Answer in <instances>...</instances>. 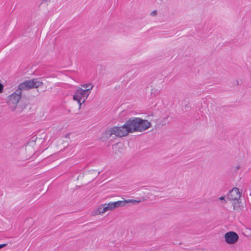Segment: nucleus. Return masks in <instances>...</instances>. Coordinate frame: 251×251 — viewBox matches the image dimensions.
Masks as SVG:
<instances>
[{"label":"nucleus","instance_id":"obj_18","mask_svg":"<svg viewBox=\"0 0 251 251\" xmlns=\"http://www.w3.org/2000/svg\"><path fill=\"white\" fill-rule=\"evenodd\" d=\"M6 246V244H0V249L2 248L3 247H4Z\"/></svg>","mask_w":251,"mask_h":251},{"label":"nucleus","instance_id":"obj_4","mask_svg":"<svg viewBox=\"0 0 251 251\" xmlns=\"http://www.w3.org/2000/svg\"><path fill=\"white\" fill-rule=\"evenodd\" d=\"M241 193L238 188L234 187L228 193L227 198L230 201L233 205L234 209H235V204L241 203Z\"/></svg>","mask_w":251,"mask_h":251},{"label":"nucleus","instance_id":"obj_15","mask_svg":"<svg viewBox=\"0 0 251 251\" xmlns=\"http://www.w3.org/2000/svg\"><path fill=\"white\" fill-rule=\"evenodd\" d=\"M151 15L152 16H155L157 15V11L154 10L152 11L151 13Z\"/></svg>","mask_w":251,"mask_h":251},{"label":"nucleus","instance_id":"obj_8","mask_svg":"<svg viewBox=\"0 0 251 251\" xmlns=\"http://www.w3.org/2000/svg\"><path fill=\"white\" fill-rule=\"evenodd\" d=\"M114 135L113 128H107L101 134V138L106 140Z\"/></svg>","mask_w":251,"mask_h":251},{"label":"nucleus","instance_id":"obj_19","mask_svg":"<svg viewBox=\"0 0 251 251\" xmlns=\"http://www.w3.org/2000/svg\"><path fill=\"white\" fill-rule=\"evenodd\" d=\"M157 90H155L154 89H152L151 90V95H152L154 92H157Z\"/></svg>","mask_w":251,"mask_h":251},{"label":"nucleus","instance_id":"obj_17","mask_svg":"<svg viewBox=\"0 0 251 251\" xmlns=\"http://www.w3.org/2000/svg\"><path fill=\"white\" fill-rule=\"evenodd\" d=\"M219 200H223V201H224V202H225V203L226 202V201L225 200V197H224V196H222V197H220V198H219Z\"/></svg>","mask_w":251,"mask_h":251},{"label":"nucleus","instance_id":"obj_5","mask_svg":"<svg viewBox=\"0 0 251 251\" xmlns=\"http://www.w3.org/2000/svg\"><path fill=\"white\" fill-rule=\"evenodd\" d=\"M89 95L90 94L88 93L86 91L83 90V89L82 88H77L73 96V99L74 100L77 101L79 104V109H80L82 104L85 102Z\"/></svg>","mask_w":251,"mask_h":251},{"label":"nucleus","instance_id":"obj_12","mask_svg":"<svg viewBox=\"0 0 251 251\" xmlns=\"http://www.w3.org/2000/svg\"><path fill=\"white\" fill-rule=\"evenodd\" d=\"M83 87V90L86 91L88 93L90 94L92 89L93 88V85L91 83L84 84L81 85Z\"/></svg>","mask_w":251,"mask_h":251},{"label":"nucleus","instance_id":"obj_3","mask_svg":"<svg viewBox=\"0 0 251 251\" xmlns=\"http://www.w3.org/2000/svg\"><path fill=\"white\" fill-rule=\"evenodd\" d=\"M21 97L22 92L18 89L7 97L6 102L11 110L14 111L16 109L21 99Z\"/></svg>","mask_w":251,"mask_h":251},{"label":"nucleus","instance_id":"obj_11","mask_svg":"<svg viewBox=\"0 0 251 251\" xmlns=\"http://www.w3.org/2000/svg\"><path fill=\"white\" fill-rule=\"evenodd\" d=\"M127 201H119L115 202H111L113 209H115L116 208L122 207L127 203Z\"/></svg>","mask_w":251,"mask_h":251},{"label":"nucleus","instance_id":"obj_16","mask_svg":"<svg viewBox=\"0 0 251 251\" xmlns=\"http://www.w3.org/2000/svg\"><path fill=\"white\" fill-rule=\"evenodd\" d=\"M3 89V85L0 83V93L2 92Z\"/></svg>","mask_w":251,"mask_h":251},{"label":"nucleus","instance_id":"obj_10","mask_svg":"<svg viewBox=\"0 0 251 251\" xmlns=\"http://www.w3.org/2000/svg\"><path fill=\"white\" fill-rule=\"evenodd\" d=\"M127 201H119L115 202H111L113 209H115L116 208L122 207L127 203Z\"/></svg>","mask_w":251,"mask_h":251},{"label":"nucleus","instance_id":"obj_6","mask_svg":"<svg viewBox=\"0 0 251 251\" xmlns=\"http://www.w3.org/2000/svg\"><path fill=\"white\" fill-rule=\"evenodd\" d=\"M114 136L117 137H122L127 136L131 130L128 125L127 120L125 122L124 125L121 126L113 127Z\"/></svg>","mask_w":251,"mask_h":251},{"label":"nucleus","instance_id":"obj_2","mask_svg":"<svg viewBox=\"0 0 251 251\" xmlns=\"http://www.w3.org/2000/svg\"><path fill=\"white\" fill-rule=\"evenodd\" d=\"M43 85V82L39 78H34L26 80L18 85V90L21 92L23 90H28L34 88H38Z\"/></svg>","mask_w":251,"mask_h":251},{"label":"nucleus","instance_id":"obj_13","mask_svg":"<svg viewBox=\"0 0 251 251\" xmlns=\"http://www.w3.org/2000/svg\"><path fill=\"white\" fill-rule=\"evenodd\" d=\"M102 205H104L105 212L108 211H112V210H113L111 202H110L107 203L102 204Z\"/></svg>","mask_w":251,"mask_h":251},{"label":"nucleus","instance_id":"obj_9","mask_svg":"<svg viewBox=\"0 0 251 251\" xmlns=\"http://www.w3.org/2000/svg\"><path fill=\"white\" fill-rule=\"evenodd\" d=\"M105 212L104 205L102 204H100L97 208L94 209L92 212L91 215L92 216H96L100 214H103Z\"/></svg>","mask_w":251,"mask_h":251},{"label":"nucleus","instance_id":"obj_21","mask_svg":"<svg viewBox=\"0 0 251 251\" xmlns=\"http://www.w3.org/2000/svg\"><path fill=\"white\" fill-rule=\"evenodd\" d=\"M240 167L239 166H236V169L237 170H239V169H240Z\"/></svg>","mask_w":251,"mask_h":251},{"label":"nucleus","instance_id":"obj_20","mask_svg":"<svg viewBox=\"0 0 251 251\" xmlns=\"http://www.w3.org/2000/svg\"><path fill=\"white\" fill-rule=\"evenodd\" d=\"M50 0H42V1L43 2H47V1H49Z\"/></svg>","mask_w":251,"mask_h":251},{"label":"nucleus","instance_id":"obj_14","mask_svg":"<svg viewBox=\"0 0 251 251\" xmlns=\"http://www.w3.org/2000/svg\"><path fill=\"white\" fill-rule=\"evenodd\" d=\"M125 201H127V203L128 202H132V203H134V202H139L140 201H137L136 200H125Z\"/></svg>","mask_w":251,"mask_h":251},{"label":"nucleus","instance_id":"obj_1","mask_svg":"<svg viewBox=\"0 0 251 251\" xmlns=\"http://www.w3.org/2000/svg\"><path fill=\"white\" fill-rule=\"evenodd\" d=\"M131 133L135 132H142L151 127V124L147 120L138 117H132L128 120Z\"/></svg>","mask_w":251,"mask_h":251},{"label":"nucleus","instance_id":"obj_7","mask_svg":"<svg viewBox=\"0 0 251 251\" xmlns=\"http://www.w3.org/2000/svg\"><path fill=\"white\" fill-rule=\"evenodd\" d=\"M226 242L228 244H234L239 239L238 235L235 232L229 231L225 234Z\"/></svg>","mask_w":251,"mask_h":251}]
</instances>
